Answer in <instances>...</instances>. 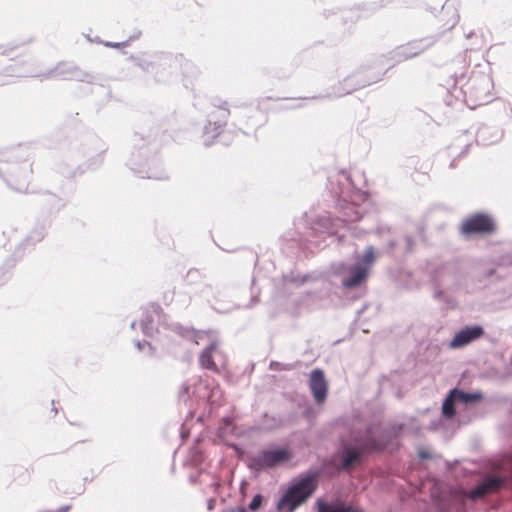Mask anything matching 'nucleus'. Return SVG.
Segmentation results:
<instances>
[{
    "label": "nucleus",
    "instance_id": "obj_17",
    "mask_svg": "<svg viewBox=\"0 0 512 512\" xmlns=\"http://www.w3.org/2000/svg\"><path fill=\"white\" fill-rule=\"evenodd\" d=\"M263 497L261 494H256L252 501L249 503L248 508L250 511H257L262 505Z\"/></svg>",
    "mask_w": 512,
    "mask_h": 512
},
{
    "label": "nucleus",
    "instance_id": "obj_5",
    "mask_svg": "<svg viewBox=\"0 0 512 512\" xmlns=\"http://www.w3.org/2000/svg\"><path fill=\"white\" fill-rule=\"evenodd\" d=\"M491 87L492 81L488 76H477L470 80L465 94H469L470 99L476 105H483L488 103L492 98Z\"/></svg>",
    "mask_w": 512,
    "mask_h": 512
},
{
    "label": "nucleus",
    "instance_id": "obj_10",
    "mask_svg": "<svg viewBox=\"0 0 512 512\" xmlns=\"http://www.w3.org/2000/svg\"><path fill=\"white\" fill-rule=\"evenodd\" d=\"M218 346V343L216 340H211L209 345L203 350V352L200 355V364L203 368L209 369V370H217V366L213 361L212 354L216 351Z\"/></svg>",
    "mask_w": 512,
    "mask_h": 512
},
{
    "label": "nucleus",
    "instance_id": "obj_21",
    "mask_svg": "<svg viewBox=\"0 0 512 512\" xmlns=\"http://www.w3.org/2000/svg\"><path fill=\"white\" fill-rule=\"evenodd\" d=\"M135 346L141 351L143 350L146 346L149 348L150 352L152 353V346L148 343V342H140V341H136L135 342Z\"/></svg>",
    "mask_w": 512,
    "mask_h": 512
},
{
    "label": "nucleus",
    "instance_id": "obj_24",
    "mask_svg": "<svg viewBox=\"0 0 512 512\" xmlns=\"http://www.w3.org/2000/svg\"><path fill=\"white\" fill-rule=\"evenodd\" d=\"M419 457L422 458V459H427L430 457L429 453L426 452V451H420L419 452Z\"/></svg>",
    "mask_w": 512,
    "mask_h": 512
},
{
    "label": "nucleus",
    "instance_id": "obj_27",
    "mask_svg": "<svg viewBox=\"0 0 512 512\" xmlns=\"http://www.w3.org/2000/svg\"><path fill=\"white\" fill-rule=\"evenodd\" d=\"M334 193L341 196L343 194V191L342 190H334Z\"/></svg>",
    "mask_w": 512,
    "mask_h": 512
},
{
    "label": "nucleus",
    "instance_id": "obj_8",
    "mask_svg": "<svg viewBox=\"0 0 512 512\" xmlns=\"http://www.w3.org/2000/svg\"><path fill=\"white\" fill-rule=\"evenodd\" d=\"M309 387L316 403L322 404L326 400L328 392V385L322 370L315 369L311 372Z\"/></svg>",
    "mask_w": 512,
    "mask_h": 512
},
{
    "label": "nucleus",
    "instance_id": "obj_18",
    "mask_svg": "<svg viewBox=\"0 0 512 512\" xmlns=\"http://www.w3.org/2000/svg\"><path fill=\"white\" fill-rule=\"evenodd\" d=\"M141 328H142V331L144 334L146 335H151L152 332H153V327H152V320L150 318H145L143 320H141Z\"/></svg>",
    "mask_w": 512,
    "mask_h": 512
},
{
    "label": "nucleus",
    "instance_id": "obj_1",
    "mask_svg": "<svg viewBox=\"0 0 512 512\" xmlns=\"http://www.w3.org/2000/svg\"><path fill=\"white\" fill-rule=\"evenodd\" d=\"M396 433L394 428L381 430L378 425H370L363 432L353 431L350 442L343 441L342 468L349 469L366 452L383 450Z\"/></svg>",
    "mask_w": 512,
    "mask_h": 512
},
{
    "label": "nucleus",
    "instance_id": "obj_22",
    "mask_svg": "<svg viewBox=\"0 0 512 512\" xmlns=\"http://www.w3.org/2000/svg\"><path fill=\"white\" fill-rule=\"evenodd\" d=\"M406 243H407L408 250H412L413 245H414V240L411 236L406 237Z\"/></svg>",
    "mask_w": 512,
    "mask_h": 512
},
{
    "label": "nucleus",
    "instance_id": "obj_14",
    "mask_svg": "<svg viewBox=\"0 0 512 512\" xmlns=\"http://www.w3.org/2000/svg\"><path fill=\"white\" fill-rule=\"evenodd\" d=\"M342 503H327L322 500L317 501L318 512H341Z\"/></svg>",
    "mask_w": 512,
    "mask_h": 512
},
{
    "label": "nucleus",
    "instance_id": "obj_28",
    "mask_svg": "<svg viewBox=\"0 0 512 512\" xmlns=\"http://www.w3.org/2000/svg\"><path fill=\"white\" fill-rule=\"evenodd\" d=\"M213 503H214V500H212V499H211V500L209 501V503H208V508H209V509H212V507H213Z\"/></svg>",
    "mask_w": 512,
    "mask_h": 512
},
{
    "label": "nucleus",
    "instance_id": "obj_26",
    "mask_svg": "<svg viewBox=\"0 0 512 512\" xmlns=\"http://www.w3.org/2000/svg\"><path fill=\"white\" fill-rule=\"evenodd\" d=\"M340 176L345 178L348 182L350 181V177H349V175L346 172L341 171L340 172Z\"/></svg>",
    "mask_w": 512,
    "mask_h": 512
},
{
    "label": "nucleus",
    "instance_id": "obj_19",
    "mask_svg": "<svg viewBox=\"0 0 512 512\" xmlns=\"http://www.w3.org/2000/svg\"><path fill=\"white\" fill-rule=\"evenodd\" d=\"M340 225L345 226L346 220L337 219V220L333 221V225L331 227H326V232L328 234H337L338 230L335 229L334 227H338Z\"/></svg>",
    "mask_w": 512,
    "mask_h": 512
},
{
    "label": "nucleus",
    "instance_id": "obj_15",
    "mask_svg": "<svg viewBox=\"0 0 512 512\" xmlns=\"http://www.w3.org/2000/svg\"><path fill=\"white\" fill-rule=\"evenodd\" d=\"M190 337L194 343L199 344L204 339H211V335L208 332L198 331V332H190Z\"/></svg>",
    "mask_w": 512,
    "mask_h": 512
},
{
    "label": "nucleus",
    "instance_id": "obj_29",
    "mask_svg": "<svg viewBox=\"0 0 512 512\" xmlns=\"http://www.w3.org/2000/svg\"><path fill=\"white\" fill-rule=\"evenodd\" d=\"M359 219H360V217L357 215L354 218H351L350 220H359Z\"/></svg>",
    "mask_w": 512,
    "mask_h": 512
},
{
    "label": "nucleus",
    "instance_id": "obj_6",
    "mask_svg": "<svg viewBox=\"0 0 512 512\" xmlns=\"http://www.w3.org/2000/svg\"><path fill=\"white\" fill-rule=\"evenodd\" d=\"M484 335V329L480 325L467 326L455 333L449 342V347L458 349L467 346Z\"/></svg>",
    "mask_w": 512,
    "mask_h": 512
},
{
    "label": "nucleus",
    "instance_id": "obj_16",
    "mask_svg": "<svg viewBox=\"0 0 512 512\" xmlns=\"http://www.w3.org/2000/svg\"><path fill=\"white\" fill-rule=\"evenodd\" d=\"M374 259V249L373 247L370 246L366 249L363 259L359 263H364L369 268V266L373 263Z\"/></svg>",
    "mask_w": 512,
    "mask_h": 512
},
{
    "label": "nucleus",
    "instance_id": "obj_3",
    "mask_svg": "<svg viewBox=\"0 0 512 512\" xmlns=\"http://www.w3.org/2000/svg\"><path fill=\"white\" fill-rule=\"evenodd\" d=\"M507 476L501 471H493L484 474L474 488L469 490L459 489L457 496L461 500L472 502L483 499L485 496L498 492L506 483Z\"/></svg>",
    "mask_w": 512,
    "mask_h": 512
},
{
    "label": "nucleus",
    "instance_id": "obj_2",
    "mask_svg": "<svg viewBox=\"0 0 512 512\" xmlns=\"http://www.w3.org/2000/svg\"><path fill=\"white\" fill-rule=\"evenodd\" d=\"M316 488L317 481L315 474H307L295 479L278 502V509L288 506L289 511H293L296 507L306 501L313 494Z\"/></svg>",
    "mask_w": 512,
    "mask_h": 512
},
{
    "label": "nucleus",
    "instance_id": "obj_12",
    "mask_svg": "<svg viewBox=\"0 0 512 512\" xmlns=\"http://www.w3.org/2000/svg\"><path fill=\"white\" fill-rule=\"evenodd\" d=\"M451 392L457 402L464 404L476 402L482 398L481 393H466L458 389H453Z\"/></svg>",
    "mask_w": 512,
    "mask_h": 512
},
{
    "label": "nucleus",
    "instance_id": "obj_30",
    "mask_svg": "<svg viewBox=\"0 0 512 512\" xmlns=\"http://www.w3.org/2000/svg\"><path fill=\"white\" fill-rule=\"evenodd\" d=\"M135 325H136V323H135V322H132V324H131V328H135Z\"/></svg>",
    "mask_w": 512,
    "mask_h": 512
},
{
    "label": "nucleus",
    "instance_id": "obj_25",
    "mask_svg": "<svg viewBox=\"0 0 512 512\" xmlns=\"http://www.w3.org/2000/svg\"><path fill=\"white\" fill-rule=\"evenodd\" d=\"M181 391L184 393V394H188L189 393V386L184 384L181 388Z\"/></svg>",
    "mask_w": 512,
    "mask_h": 512
},
{
    "label": "nucleus",
    "instance_id": "obj_20",
    "mask_svg": "<svg viewBox=\"0 0 512 512\" xmlns=\"http://www.w3.org/2000/svg\"><path fill=\"white\" fill-rule=\"evenodd\" d=\"M341 512H364L363 509H361L358 506L353 505H346L342 503Z\"/></svg>",
    "mask_w": 512,
    "mask_h": 512
},
{
    "label": "nucleus",
    "instance_id": "obj_13",
    "mask_svg": "<svg viewBox=\"0 0 512 512\" xmlns=\"http://www.w3.org/2000/svg\"><path fill=\"white\" fill-rule=\"evenodd\" d=\"M454 402L456 399L452 396V392L450 391L449 395L445 398L442 405V413L446 418H453L456 411L454 408Z\"/></svg>",
    "mask_w": 512,
    "mask_h": 512
},
{
    "label": "nucleus",
    "instance_id": "obj_11",
    "mask_svg": "<svg viewBox=\"0 0 512 512\" xmlns=\"http://www.w3.org/2000/svg\"><path fill=\"white\" fill-rule=\"evenodd\" d=\"M425 47L421 46L417 42L409 43L405 46H401L396 50V54L400 59H408L414 56H417L422 51H424Z\"/></svg>",
    "mask_w": 512,
    "mask_h": 512
},
{
    "label": "nucleus",
    "instance_id": "obj_23",
    "mask_svg": "<svg viewBox=\"0 0 512 512\" xmlns=\"http://www.w3.org/2000/svg\"><path fill=\"white\" fill-rule=\"evenodd\" d=\"M217 394H220V391L217 389V390H213L211 395L209 396V401L214 404L216 402V400L214 399V397L217 395Z\"/></svg>",
    "mask_w": 512,
    "mask_h": 512
},
{
    "label": "nucleus",
    "instance_id": "obj_31",
    "mask_svg": "<svg viewBox=\"0 0 512 512\" xmlns=\"http://www.w3.org/2000/svg\"><path fill=\"white\" fill-rule=\"evenodd\" d=\"M325 222H330L331 220L329 218L323 219Z\"/></svg>",
    "mask_w": 512,
    "mask_h": 512
},
{
    "label": "nucleus",
    "instance_id": "obj_7",
    "mask_svg": "<svg viewBox=\"0 0 512 512\" xmlns=\"http://www.w3.org/2000/svg\"><path fill=\"white\" fill-rule=\"evenodd\" d=\"M495 225L493 220L484 214H476L468 218L462 226V231L465 234L474 233H490L494 231Z\"/></svg>",
    "mask_w": 512,
    "mask_h": 512
},
{
    "label": "nucleus",
    "instance_id": "obj_4",
    "mask_svg": "<svg viewBox=\"0 0 512 512\" xmlns=\"http://www.w3.org/2000/svg\"><path fill=\"white\" fill-rule=\"evenodd\" d=\"M292 457L293 454L288 447L267 448L250 456L247 463L250 469L261 471L280 466L290 461Z\"/></svg>",
    "mask_w": 512,
    "mask_h": 512
},
{
    "label": "nucleus",
    "instance_id": "obj_9",
    "mask_svg": "<svg viewBox=\"0 0 512 512\" xmlns=\"http://www.w3.org/2000/svg\"><path fill=\"white\" fill-rule=\"evenodd\" d=\"M350 276L342 280L346 288H353L360 285L368 275V267L364 263H356L349 269Z\"/></svg>",
    "mask_w": 512,
    "mask_h": 512
}]
</instances>
